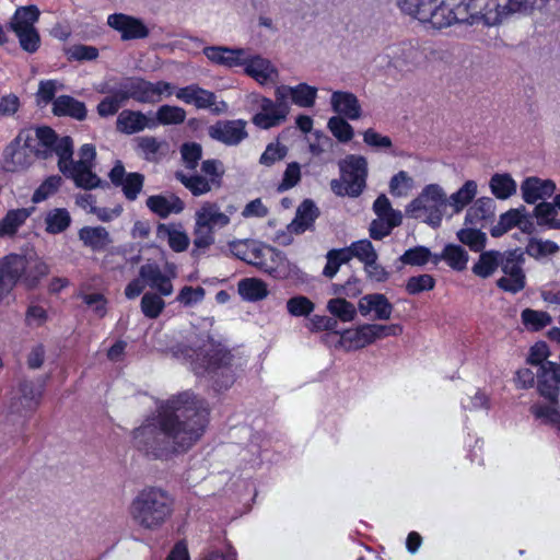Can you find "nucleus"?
Masks as SVG:
<instances>
[{
  "instance_id": "3",
  "label": "nucleus",
  "mask_w": 560,
  "mask_h": 560,
  "mask_svg": "<svg viewBox=\"0 0 560 560\" xmlns=\"http://www.w3.org/2000/svg\"><path fill=\"white\" fill-rule=\"evenodd\" d=\"M503 19L498 0H460L458 3L431 0L421 23H430L434 28L448 27L455 23L495 26Z\"/></svg>"
},
{
  "instance_id": "20",
  "label": "nucleus",
  "mask_w": 560,
  "mask_h": 560,
  "mask_svg": "<svg viewBox=\"0 0 560 560\" xmlns=\"http://www.w3.org/2000/svg\"><path fill=\"white\" fill-rule=\"evenodd\" d=\"M556 190L557 186L552 179H542L537 176L527 177L521 184L522 198L528 205L551 197Z\"/></svg>"
},
{
  "instance_id": "5",
  "label": "nucleus",
  "mask_w": 560,
  "mask_h": 560,
  "mask_svg": "<svg viewBox=\"0 0 560 560\" xmlns=\"http://www.w3.org/2000/svg\"><path fill=\"white\" fill-rule=\"evenodd\" d=\"M174 355L189 360L197 374L202 372H214L215 370L228 365L231 361L230 352L208 335L202 336L198 341H196L194 343V348L185 350L177 348L174 351Z\"/></svg>"
},
{
  "instance_id": "64",
  "label": "nucleus",
  "mask_w": 560,
  "mask_h": 560,
  "mask_svg": "<svg viewBox=\"0 0 560 560\" xmlns=\"http://www.w3.org/2000/svg\"><path fill=\"white\" fill-rule=\"evenodd\" d=\"M314 303L306 296L299 295L287 301V310L292 316H307L314 311Z\"/></svg>"
},
{
  "instance_id": "9",
  "label": "nucleus",
  "mask_w": 560,
  "mask_h": 560,
  "mask_svg": "<svg viewBox=\"0 0 560 560\" xmlns=\"http://www.w3.org/2000/svg\"><path fill=\"white\" fill-rule=\"evenodd\" d=\"M233 256L249 265L256 266L265 272L272 273L273 267L269 266L267 259H273L277 256L275 249L256 241H233L229 244Z\"/></svg>"
},
{
  "instance_id": "29",
  "label": "nucleus",
  "mask_w": 560,
  "mask_h": 560,
  "mask_svg": "<svg viewBox=\"0 0 560 560\" xmlns=\"http://www.w3.org/2000/svg\"><path fill=\"white\" fill-rule=\"evenodd\" d=\"M444 260L450 268L456 271H463L467 268L469 260L468 253L459 245L447 244L441 254L433 256V264Z\"/></svg>"
},
{
  "instance_id": "60",
  "label": "nucleus",
  "mask_w": 560,
  "mask_h": 560,
  "mask_svg": "<svg viewBox=\"0 0 560 560\" xmlns=\"http://www.w3.org/2000/svg\"><path fill=\"white\" fill-rule=\"evenodd\" d=\"M165 302L155 293H145L141 299V311L148 318H156L163 312Z\"/></svg>"
},
{
  "instance_id": "12",
  "label": "nucleus",
  "mask_w": 560,
  "mask_h": 560,
  "mask_svg": "<svg viewBox=\"0 0 560 560\" xmlns=\"http://www.w3.org/2000/svg\"><path fill=\"white\" fill-rule=\"evenodd\" d=\"M241 67H244V72L260 85L275 84L279 80V70L269 59L252 55L247 49L246 59Z\"/></svg>"
},
{
  "instance_id": "53",
  "label": "nucleus",
  "mask_w": 560,
  "mask_h": 560,
  "mask_svg": "<svg viewBox=\"0 0 560 560\" xmlns=\"http://www.w3.org/2000/svg\"><path fill=\"white\" fill-rule=\"evenodd\" d=\"M327 262L323 270V275L327 278H332L338 272L342 264L348 262L351 259V253L342 249H331L327 253Z\"/></svg>"
},
{
  "instance_id": "59",
  "label": "nucleus",
  "mask_w": 560,
  "mask_h": 560,
  "mask_svg": "<svg viewBox=\"0 0 560 560\" xmlns=\"http://www.w3.org/2000/svg\"><path fill=\"white\" fill-rule=\"evenodd\" d=\"M400 11L415 20L421 22L427 16V9L431 4V0H396Z\"/></svg>"
},
{
  "instance_id": "39",
  "label": "nucleus",
  "mask_w": 560,
  "mask_h": 560,
  "mask_svg": "<svg viewBox=\"0 0 560 560\" xmlns=\"http://www.w3.org/2000/svg\"><path fill=\"white\" fill-rule=\"evenodd\" d=\"M44 221L47 233L59 234L70 226L71 215L65 208H55L47 211Z\"/></svg>"
},
{
  "instance_id": "52",
  "label": "nucleus",
  "mask_w": 560,
  "mask_h": 560,
  "mask_svg": "<svg viewBox=\"0 0 560 560\" xmlns=\"http://www.w3.org/2000/svg\"><path fill=\"white\" fill-rule=\"evenodd\" d=\"M393 58L396 67L410 68L419 63L421 54L416 47L404 45L394 51Z\"/></svg>"
},
{
  "instance_id": "22",
  "label": "nucleus",
  "mask_w": 560,
  "mask_h": 560,
  "mask_svg": "<svg viewBox=\"0 0 560 560\" xmlns=\"http://www.w3.org/2000/svg\"><path fill=\"white\" fill-rule=\"evenodd\" d=\"M537 389L548 400L558 399L560 393V366L546 362L537 373Z\"/></svg>"
},
{
  "instance_id": "43",
  "label": "nucleus",
  "mask_w": 560,
  "mask_h": 560,
  "mask_svg": "<svg viewBox=\"0 0 560 560\" xmlns=\"http://www.w3.org/2000/svg\"><path fill=\"white\" fill-rule=\"evenodd\" d=\"M327 311L343 323L354 320L357 316L355 306L342 298H335L328 301Z\"/></svg>"
},
{
  "instance_id": "26",
  "label": "nucleus",
  "mask_w": 560,
  "mask_h": 560,
  "mask_svg": "<svg viewBox=\"0 0 560 560\" xmlns=\"http://www.w3.org/2000/svg\"><path fill=\"white\" fill-rule=\"evenodd\" d=\"M147 207L156 215L166 218L172 213H180L184 210V202L173 194L153 195L147 199Z\"/></svg>"
},
{
  "instance_id": "18",
  "label": "nucleus",
  "mask_w": 560,
  "mask_h": 560,
  "mask_svg": "<svg viewBox=\"0 0 560 560\" xmlns=\"http://www.w3.org/2000/svg\"><path fill=\"white\" fill-rule=\"evenodd\" d=\"M503 276L497 281L500 289L515 294L522 291L526 284V277L521 262L512 255L501 261Z\"/></svg>"
},
{
  "instance_id": "10",
  "label": "nucleus",
  "mask_w": 560,
  "mask_h": 560,
  "mask_svg": "<svg viewBox=\"0 0 560 560\" xmlns=\"http://www.w3.org/2000/svg\"><path fill=\"white\" fill-rule=\"evenodd\" d=\"M236 211L235 207L229 206L225 211L217 202L205 201L195 212V225L215 231L223 229L231 222V215Z\"/></svg>"
},
{
  "instance_id": "48",
  "label": "nucleus",
  "mask_w": 560,
  "mask_h": 560,
  "mask_svg": "<svg viewBox=\"0 0 560 560\" xmlns=\"http://www.w3.org/2000/svg\"><path fill=\"white\" fill-rule=\"evenodd\" d=\"M292 103L299 107L310 108L315 105L317 97V88L307 83H300L292 88Z\"/></svg>"
},
{
  "instance_id": "8",
  "label": "nucleus",
  "mask_w": 560,
  "mask_h": 560,
  "mask_svg": "<svg viewBox=\"0 0 560 560\" xmlns=\"http://www.w3.org/2000/svg\"><path fill=\"white\" fill-rule=\"evenodd\" d=\"M402 326L400 324H363L357 328L346 329L341 332L340 343L347 350L362 349L373 342L390 337L399 336L402 334Z\"/></svg>"
},
{
  "instance_id": "7",
  "label": "nucleus",
  "mask_w": 560,
  "mask_h": 560,
  "mask_svg": "<svg viewBox=\"0 0 560 560\" xmlns=\"http://www.w3.org/2000/svg\"><path fill=\"white\" fill-rule=\"evenodd\" d=\"M121 97L132 98L138 103L156 104L164 98L171 97L175 92V85L171 82L159 80L148 81L143 78H128L120 83Z\"/></svg>"
},
{
  "instance_id": "63",
  "label": "nucleus",
  "mask_w": 560,
  "mask_h": 560,
  "mask_svg": "<svg viewBox=\"0 0 560 560\" xmlns=\"http://www.w3.org/2000/svg\"><path fill=\"white\" fill-rule=\"evenodd\" d=\"M435 285V280L431 275H420L410 277L405 285L406 291L416 295L424 291H431Z\"/></svg>"
},
{
  "instance_id": "50",
  "label": "nucleus",
  "mask_w": 560,
  "mask_h": 560,
  "mask_svg": "<svg viewBox=\"0 0 560 560\" xmlns=\"http://www.w3.org/2000/svg\"><path fill=\"white\" fill-rule=\"evenodd\" d=\"M155 115L158 124L161 125H179L186 119V110L173 105L160 106Z\"/></svg>"
},
{
  "instance_id": "19",
  "label": "nucleus",
  "mask_w": 560,
  "mask_h": 560,
  "mask_svg": "<svg viewBox=\"0 0 560 560\" xmlns=\"http://www.w3.org/2000/svg\"><path fill=\"white\" fill-rule=\"evenodd\" d=\"M107 24L117 31L124 40L145 38L149 35V30L141 20L127 14H110Z\"/></svg>"
},
{
  "instance_id": "33",
  "label": "nucleus",
  "mask_w": 560,
  "mask_h": 560,
  "mask_svg": "<svg viewBox=\"0 0 560 560\" xmlns=\"http://www.w3.org/2000/svg\"><path fill=\"white\" fill-rule=\"evenodd\" d=\"M52 112L57 116H70L79 120L86 116L85 105L68 95H61L54 101Z\"/></svg>"
},
{
  "instance_id": "45",
  "label": "nucleus",
  "mask_w": 560,
  "mask_h": 560,
  "mask_svg": "<svg viewBox=\"0 0 560 560\" xmlns=\"http://www.w3.org/2000/svg\"><path fill=\"white\" fill-rule=\"evenodd\" d=\"M492 209L493 201L490 198L477 199L466 213V224H478L480 221L492 215Z\"/></svg>"
},
{
  "instance_id": "55",
  "label": "nucleus",
  "mask_w": 560,
  "mask_h": 560,
  "mask_svg": "<svg viewBox=\"0 0 560 560\" xmlns=\"http://www.w3.org/2000/svg\"><path fill=\"white\" fill-rule=\"evenodd\" d=\"M327 127L332 136L340 142H349L353 136L354 130L352 126L346 121L343 117L332 116L327 122Z\"/></svg>"
},
{
  "instance_id": "51",
  "label": "nucleus",
  "mask_w": 560,
  "mask_h": 560,
  "mask_svg": "<svg viewBox=\"0 0 560 560\" xmlns=\"http://www.w3.org/2000/svg\"><path fill=\"white\" fill-rule=\"evenodd\" d=\"M431 250L425 246H416L406 250L400 257L399 260L404 265L409 266H423L429 261L433 262V256Z\"/></svg>"
},
{
  "instance_id": "35",
  "label": "nucleus",
  "mask_w": 560,
  "mask_h": 560,
  "mask_svg": "<svg viewBox=\"0 0 560 560\" xmlns=\"http://www.w3.org/2000/svg\"><path fill=\"white\" fill-rule=\"evenodd\" d=\"M489 187L492 195L500 200H506L516 194L517 184L508 173H495L491 176Z\"/></svg>"
},
{
  "instance_id": "56",
  "label": "nucleus",
  "mask_w": 560,
  "mask_h": 560,
  "mask_svg": "<svg viewBox=\"0 0 560 560\" xmlns=\"http://www.w3.org/2000/svg\"><path fill=\"white\" fill-rule=\"evenodd\" d=\"M560 247L552 241L549 240H537L533 238L526 246V253L536 259L552 256L558 253Z\"/></svg>"
},
{
  "instance_id": "25",
  "label": "nucleus",
  "mask_w": 560,
  "mask_h": 560,
  "mask_svg": "<svg viewBox=\"0 0 560 560\" xmlns=\"http://www.w3.org/2000/svg\"><path fill=\"white\" fill-rule=\"evenodd\" d=\"M155 126L156 122L145 114L131 109L120 112L116 120L117 130L126 135L137 133L145 128H153Z\"/></svg>"
},
{
  "instance_id": "57",
  "label": "nucleus",
  "mask_w": 560,
  "mask_h": 560,
  "mask_svg": "<svg viewBox=\"0 0 560 560\" xmlns=\"http://www.w3.org/2000/svg\"><path fill=\"white\" fill-rule=\"evenodd\" d=\"M413 186V178L405 171H399L389 180V191L396 197L408 196Z\"/></svg>"
},
{
  "instance_id": "49",
  "label": "nucleus",
  "mask_w": 560,
  "mask_h": 560,
  "mask_svg": "<svg viewBox=\"0 0 560 560\" xmlns=\"http://www.w3.org/2000/svg\"><path fill=\"white\" fill-rule=\"evenodd\" d=\"M522 218V209H511L503 214L500 215L499 221L495 225L492 226L490 233L493 237H499L506 233L508 231L516 228L520 224V219Z\"/></svg>"
},
{
  "instance_id": "41",
  "label": "nucleus",
  "mask_w": 560,
  "mask_h": 560,
  "mask_svg": "<svg viewBox=\"0 0 560 560\" xmlns=\"http://www.w3.org/2000/svg\"><path fill=\"white\" fill-rule=\"evenodd\" d=\"M362 137L363 142L368 147L376 151H383L392 155H397L396 148L388 136H384L374 130L373 128H369L363 131Z\"/></svg>"
},
{
  "instance_id": "61",
  "label": "nucleus",
  "mask_w": 560,
  "mask_h": 560,
  "mask_svg": "<svg viewBox=\"0 0 560 560\" xmlns=\"http://www.w3.org/2000/svg\"><path fill=\"white\" fill-rule=\"evenodd\" d=\"M61 177L52 175L46 178L40 186L34 191L32 201L35 203L46 200L48 197L54 195L61 185Z\"/></svg>"
},
{
  "instance_id": "40",
  "label": "nucleus",
  "mask_w": 560,
  "mask_h": 560,
  "mask_svg": "<svg viewBox=\"0 0 560 560\" xmlns=\"http://www.w3.org/2000/svg\"><path fill=\"white\" fill-rule=\"evenodd\" d=\"M318 211L311 200H305L298 208L296 217L291 223V229L295 233H303L317 218Z\"/></svg>"
},
{
  "instance_id": "32",
  "label": "nucleus",
  "mask_w": 560,
  "mask_h": 560,
  "mask_svg": "<svg viewBox=\"0 0 560 560\" xmlns=\"http://www.w3.org/2000/svg\"><path fill=\"white\" fill-rule=\"evenodd\" d=\"M237 292L247 302L261 301L269 294L267 283L258 278H244L240 280Z\"/></svg>"
},
{
  "instance_id": "14",
  "label": "nucleus",
  "mask_w": 560,
  "mask_h": 560,
  "mask_svg": "<svg viewBox=\"0 0 560 560\" xmlns=\"http://www.w3.org/2000/svg\"><path fill=\"white\" fill-rule=\"evenodd\" d=\"M341 178L352 184L351 192H362L366 185L368 160L363 155L349 154L339 162Z\"/></svg>"
},
{
  "instance_id": "58",
  "label": "nucleus",
  "mask_w": 560,
  "mask_h": 560,
  "mask_svg": "<svg viewBox=\"0 0 560 560\" xmlns=\"http://www.w3.org/2000/svg\"><path fill=\"white\" fill-rule=\"evenodd\" d=\"M176 177L187 189L191 191L194 196L205 195L212 188L210 180L199 175L187 176L182 173H177Z\"/></svg>"
},
{
  "instance_id": "17",
  "label": "nucleus",
  "mask_w": 560,
  "mask_h": 560,
  "mask_svg": "<svg viewBox=\"0 0 560 560\" xmlns=\"http://www.w3.org/2000/svg\"><path fill=\"white\" fill-rule=\"evenodd\" d=\"M139 276L147 285L156 290L161 295L168 296L173 293L172 279L176 277L174 266H171L168 275H165L156 264H145L140 267Z\"/></svg>"
},
{
  "instance_id": "42",
  "label": "nucleus",
  "mask_w": 560,
  "mask_h": 560,
  "mask_svg": "<svg viewBox=\"0 0 560 560\" xmlns=\"http://www.w3.org/2000/svg\"><path fill=\"white\" fill-rule=\"evenodd\" d=\"M501 254L495 250L483 252L472 267V272L480 278L490 277L498 268Z\"/></svg>"
},
{
  "instance_id": "62",
  "label": "nucleus",
  "mask_w": 560,
  "mask_h": 560,
  "mask_svg": "<svg viewBox=\"0 0 560 560\" xmlns=\"http://www.w3.org/2000/svg\"><path fill=\"white\" fill-rule=\"evenodd\" d=\"M122 90L119 86V89L115 92L114 95L105 97L98 105H97V113L101 117H109L115 115L121 105L127 101L126 98L121 97Z\"/></svg>"
},
{
  "instance_id": "4",
  "label": "nucleus",
  "mask_w": 560,
  "mask_h": 560,
  "mask_svg": "<svg viewBox=\"0 0 560 560\" xmlns=\"http://www.w3.org/2000/svg\"><path fill=\"white\" fill-rule=\"evenodd\" d=\"M129 513L139 527L158 530L173 514V499L160 488H145L132 500Z\"/></svg>"
},
{
  "instance_id": "15",
  "label": "nucleus",
  "mask_w": 560,
  "mask_h": 560,
  "mask_svg": "<svg viewBox=\"0 0 560 560\" xmlns=\"http://www.w3.org/2000/svg\"><path fill=\"white\" fill-rule=\"evenodd\" d=\"M259 110L253 116V124L260 129H270L281 125L289 115L290 107L278 105L275 101L261 96Z\"/></svg>"
},
{
  "instance_id": "28",
  "label": "nucleus",
  "mask_w": 560,
  "mask_h": 560,
  "mask_svg": "<svg viewBox=\"0 0 560 560\" xmlns=\"http://www.w3.org/2000/svg\"><path fill=\"white\" fill-rule=\"evenodd\" d=\"M158 237L167 242L168 246L176 253L185 252L190 243L188 234L174 224H160Z\"/></svg>"
},
{
  "instance_id": "54",
  "label": "nucleus",
  "mask_w": 560,
  "mask_h": 560,
  "mask_svg": "<svg viewBox=\"0 0 560 560\" xmlns=\"http://www.w3.org/2000/svg\"><path fill=\"white\" fill-rule=\"evenodd\" d=\"M346 249L351 253V258H358L361 262L364 264V266L369 262H373V260H377V253L369 240L353 242Z\"/></svg>"
},
{
  "instance_id": "27",
  "label": "nucleus",
  "mask_w": 560,
  "mask_h": 560,
  "mask_svg": "<svg viewBox=\"0 0 560 560\" xmlns=\"http://www.w3.org/2000/svg\"><path fill=\"white\" fill-rule=\"evenodd\" d=\"M20 394L19 400L12 404V409L18 412H21L22 410L33 411L40 404L44 394V386H37L32 382H23L20 385Z\"/></svg>"
},
{
  "instance_id": "38",
  "label": "nucleus",
  "mask_w": 560,
  "mask_h": 560,
  "mask_svg": "<svg viewBox=\"0 0 560 560\" xmlns=\"http://www.w3.org/2000/svg\"><path fill=\"white\" fill-rule=\"evenodd\" d=\"M373 211L377 219L387 222L392 226H399L402 222V213L392 207L389 199L381 195L373 203Z\"/></svg>"
},
{
  "instance_id": "11",
  "label": "nucleus",
  "mask_w": 560,
  "mask_h": 560,
  "mask_svg": "<svg viewBox=\"0 0 560 560\" xmlns=\"http://www.w3.org/2000/svg\"><path fill=\"white\" fill-rule=\"evenodd\" d=\"M28 261L22 255L11 254L0 260V301L14 288L25 273Z\"/></svg>"
},
{
  "instance_id": "13",
  "label": "nucleus",
  "mask_w": 560,
  "mask_h": 560,
  "mask_svg": "<svg viewBox=\"0 0 560 560\" xmlns=\"http://www.w3.org/2000/svg\"><path fill=\"white\" fill-rule=\"evenodd\" d=\"M108 177L112 184L116 187H120L126 199L135 201L140 195L143 184L144 176L140 173H127L121 161H116L113 168L108 173Z\"/></svg>"
},
{
  "instance_id": "24",
  "label": "nucleus",
  "mask_w": 560,
  "mask_h": 560,
  "mask_svg": "<svg viewBox=\"0 0 560 560\" xmlns=\"http://www.w3.org/2000/svg\"><path fill=\"white\" fill-rule=\"evenodd\" d=\"M205 56L214 65L225 68L241 67L246 59V49L225 46H210L203 49Z\"/></svg>"
},
{
  "instance_id": "46",
  "label": "nucleus",
  "mask_w": 560,
  "mask_h": 560,
  "mask_svg": "<svg viewBox=\"0 0 560 560\" xmlns=\"http://www.w3.org/2000/svg\"><path fill=\"white\" fill-rule=\"evenodd\" d=\"M456 235L458 241L468 246L472 252H481L486 247L487 235L479 229L464 228Z\"/></svg>"
},
{
  "instance_id": "34",
  "label": "nucleus",
  "mask_w": 560,
  "mask_h": 560,
  "mask_svg": "<svg viewBox=\"0 0 560 560\" xmlns=\"http://www.w3.org/2000/svg\"><path fill=\"white\" fill-rule=\"evenodd\" d=\"M477 192V183L471 179L466 180L458 190L453 192L448 199L446 198V203H448L455 213H459L474 200Z\"/></svg>"
},
{
  "instance_id": "2",
  "label": "nucleus",
  "mask_w": 560,
  "mask_h": 560,
  "mask_svg": "<svg viewBox=\"0 0 560 560\" xmlns=\"http://www.w3.org/2000/svg\"><path fill=\"white\" fill-rule=\"evenodd\" d=\"M52 154L58 158L59 171L72 179L77 187L93 189L100 186L101 179L93 172L96 160L95 145L83 144L79 149L78 159L73 160L71 138H58L55 131L46 126L21 130L4 150L3 167L8 172L22 171L32 165L35 156L48 159Z\"/></svg>"
},
{
  "instance_id": "21",
  "label": "nucleus",
  "mask_w": 560,
  "mask_h": 560,
  "mask_svg": "<svg viewBox=\"0 0 560 560\" xmlns=\"http://www.w3.org/2000/svg\"><path fill=\"white\" fill-rule=\"evenodd\" d=\"M358 310L362 316L372 315L378 320H388L392 317L394 306L382 293L363 295L358 302Z\"/></svg>"
},
{
  "instance_id": "37",
  "label": "nucleus",
  "mask_w": 560,
  "mask_h": 560,
  "mask_svg": "<svg viewBox=\"0 0 560 560\" xmlns=\"http://www.w3.org/2000/svg\"><path fill=\"white\" fill-rule=\"evenodd\" d=\"M31 215L26 208L12 209L0 220V237H11L25 223Z\"/></svg>"
},
{
  "instance_id": "6",
  "label": "nucleus",
  "mask_w": 560,
  "mask_h": 560,
  "mask_svg": "<svg viewBox=\"0 0 560 560\" xmlns=\"http://www.w3.org/2000/svg\"><path fill=\"white\" fill-rule=\"evenodd\" d=\"M446 194L438 184L427 185L421 192L407 207V212L416 219H421L429 225L436 228L441 224Z\"/></svg>"
},
{
  "instance_id": "31",
  "label": "nucleus",
  "mask_w": 560,
  "mask_h": 560,
  "mask_svg": "<svg viewBox=\"0 0 560 560\" xmlns=\"http://www.w3.org/2000/svg\"><path fill=\"white\" fill-rule=\"evenodd\" d=\"M79 238L95 252L105 249L112 243L110 235L104 226H84L79 231Z\"/></svg>"
},
{
  "instance_id": "44",
  "label": "nucleus",
  "mask_w": 560,
  "mask_h": 560,
  "mask_svg": "<svg viewBox=\"0 0 560 560\" xmlns=\"http://www.w3.org/2000/svg\"><path fill=\"white\" fill-rule=\"evenodd\" d=\"M200 93H195L191 105L198 109H211L215 114H220L226 110L228 105L224 102H218L217 96L213 92L205 90L199 86Z\"/></svg>"
},
{
  "instance_id": "1",
  "label": "nucleus",
  "mask_w": 560,
  "mask_h": 560,
  "mask_svg": "<svg viewBox=\"0 0 560 560\" xmlns=\"http://www.w3.org/2000/svg\"><path fill=\"white\" fill-rule=\"evenodd\" d=\"M209 415L208 402L195 393L185 390L173 395L159 406L152 422L135 430V445L153 458L185 452L203 435Z\"/></svg>"
},
{
  "instance_id": "23",
  "label": "nucleus",
  "mask_w": 560,
  "mask_h": 560,
  "mask_svg": "<svg viewBox=\"0 0 560 560\" xmlns=\"http://www.w3.org/2000/svg\"><path fill=\"white\" fill-rule=\"evenodd\" d=\"M330 106L339 117L358 120L362 116L361 104L351 92L334 91L330 97Z\"/></svg>"
},
{
  "instance_id": "16",
  "label": "nucleus",
  "mask_w": 560,
  "mask_h": 560,
  "mask_svg": "<svg viewBox=\"0 0 560 560\" xmlns=\"http://www.w3.org/2000/svg\"><path fill=\"white\" fill-rule=\"evenodd\" d=\"M209 136L226 145H237L247 138L246 121L243 119L221 120L210 126Z\"/></svg>"
},
{
  "instance_id": "36",
  "label": "nucleus",
  "mask_w": 560,
  "mask_h": 560,
  "mask_svg": "<svg viewBox=\"0 0 560 560\" xmlns=\"http://www.w3.org/2000/svg\"><path fill=\"white\" fill-rule=\"evenodd\" d=\"M529 411L541 423L560 429V405L557 399L548 404H534Z\"/></svg>"
},
{
  "instance_id": "47",
  "label": "nucleus",
  "mask_w": 560,
  "mask_h": 560,
  "mask_svg": "<svg viewBox=\"0 0 560 560\" xmlns=\"http://www.w3.org/2000/svg\"><path fill=\"white\" fill-rule=\"evenodd\" d=\"M523 325L533 331L540 330L551 323V316L544 311L525 308L521 313Z\"/></svg>"
},
{
  "instance_id": "30",
  "label": "nucleus",
  "mask_w": 560,
  "mask_h": 560,
  "mask_svg": "<svg viewBox=\"0 0 560 560\" xmlns=\"http://www.w3.org/2000/svg\"><path fill=\"white\" fill-rule=\"evenodd\" d=\"M40 12L36 5L20 7L15 10L10 20L9 27L13 33L36 28L35 24L39 19Z\"/></svg>"
}]
</instances>
